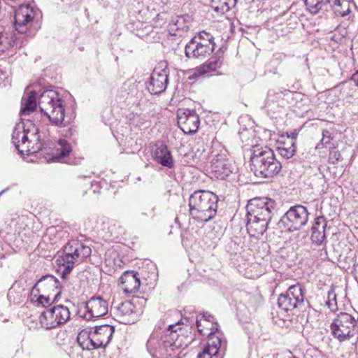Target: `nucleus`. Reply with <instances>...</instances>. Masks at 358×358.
I'll return each instance as SVG.
<instances>
[{
    "label": "nucleus",
    "mask_w": 358,
    "mask_h": 358,
    "mask_svg": "<svg viewBox=\"0 0 358 358\" xmlns=\"http://www.w3.org/2000/svg\"><path fill=\"white\" fill-rule=\"evenodd\" d=\"M155 211V206L152 205L150 208L145 209L140 215L137 217L138 221H143L144 217H154Z\"/></svg>",
    "instance_id": "e433bc0d"
},
{
    "label": "nucleus",
    "mask_w": 358,
    "mask_h": 358,
    "mask_svg": "<svg viewBox=\"0 0 358 358\" xmlns=\"http://www.w3.org/2000/svg\"><path fill=\"white\" fill-rule=\"evenodd\" d=\"M133 302L126 301L119 303L117 306H113L112 309H115L114 313L119 322L127 324L134 323L136 320Z\"/></svg>",
    "instance_id": "4be33fe9"
},
{
    "label": "nucleus",
    "mask_w": 358,
    "mask_h": 358,
    "mask_svg": "<svg viewBox=\"0 0 358 358\" xmlns=\"http://www.w3.org/2000/svg\"><path fill=\"white\" fill-rule=\"evenodd\" d=\"M71 317L69 309L64 305H57L43 311L40 315L41 325L52 329L66 323Z\"/></svg>",
    "instance_id": "f8f14e48"
},
{
    "label": "nucleus",
    "mask_w": 358,
    "mask_h": 358,
    "mask_svg": "<svg viewBox=\"0 0 358 358\" xmlns=\"http://www.w3.org/2000/svg\"><path fill=\"white\" fill-rule=\"evenodd\" d=\"M357 334H358V326H357Z\"/></svg>",
    "instance_id": "603ef678"
},
{
    "label": "nucleus",
    "mask_w": 358,
    "mask_h": 358,
    "mask_svg": "<svg viewBox=\"0 0 358 358\" xmlns=\"http://www.w3.org/2000/svg\"><path fill=\"white\" fill-rule=\"evenodd\" d=\"M36 95V92L31 91L27 97L22 99L20 116L34 112L38 104L41 112L49 119L52 124L59 127H66L64 106L59 93L53 90H44L39 96L38 103Z\"/></svg>",
    "instance_id": "f257e3e1"
},
{
    "label": "nucleus",
    "mask_w": 358,
    "mask_h": 358,
    "mask_svg": "<svg viewBox=\"0 0 358 358\" xmlns=\"http://www.w3.org/2000/svg\"><path fill=\"white\" fill-rule=\"evenodd\" d=\"M169 71L166 63L155 67L146 83V88L152 94H159L165 91L169 83Z\"/></svg>",
    "instance_id": "4468645a"
},
{
    "label": "nucleus",
    "mask_w": 358,
    "mask_h": 358,
    "mask_svg": "<svg viewBox=\"0 0 358 358\" xmlns=\"http://www.w3.org/2000/svg\"><path fill=\"white\" fill-rule=\"evenodd\" d=\"M64 257L75 263L88 257L92 252L90 247L78 240H71L64 246Z\"/></svg>",
    "instance_id": "a211bd4d"
},
{
    "label": "nucleus",
    "mask_w": 358,
    "mask_h": 358,
    "mask_svg": "<svg viewBox=\"0 0 358 358\" xmlns=\"http://www.w3.org/2000/svg\"><path fill=\"white\" fill-rule=\"evenodd\" d=\"M3 192H0V196L3 194Z\"/></svg>",
    "instance_id": "3c124183"
},
{
    "label": "nucleus",
    "mask_w": 358,
    "mask_h": 358,
    "mask_svg": "<svg viewBox=\"0 0 358 358\" xmlns=\"http://www.w3.org/2000/svg\"><path fill=\"white\" fill-rule=\"evenodd\" d=\"M71 151L72 148L70 143L66 140L61 138L55 145V151L52 153V159L59 161L68 156Z\"/></svg>",
    "instance_id": "a878e982"
},
{
    "label": "nucleus",
    "mask_w": 358,
    "mask_h": 358,
    "mask_svg": "<svg viewBox=\"0 0 358 358\" xmlns=\"http://www.w3.org/2000/svg\"><path fill=\"white\" fill-rule=\"evenodd\" d=\"M331 140L330 132L328 130L322 131V138L320 141V143L317 145L316 148H319L320 145H322L323 146L327 145L330 143Z\"/></svg>",
    "instance_id": "4c0bfd02"
},
{
    "label": "nucleus",
    "mask_w": 358,
    "mask_h": 358,
    "mask_svg": "<svg viewBox=\"0 0 358 358\" xmlns=\"http://www.w3.org/2000/svg\"><path fill=\"white\" fill-rule=\"evenodd\" d=\"M38 132V129L29 120L16 124L12 134V141L21 155H29L42 149L43 145Z\"/></svg>",
    "instance_id": "39448f33"
},
{
    "label": "nucleus",
    "mask_w": 358,
    "mask_h": 358,
    "mask_svg": "<svg viewBox=\"0 0 358 358\" xmlns=\"http://www.w3.org/2000/svg\"><path fill=\"white\" fill-rule=\"evenodd\" d=\"M220 150L212 151L210 171L213 177L224 180L234 173L237 168L235 162L229 157L226 149L219 146Z\"/></svg>",
    "instance_id": "9d476101"
},
{
    "label": "nucleus",
    "mask_w": 358,
    "mask_h": 358,
    "mask_svg": "<svg viewBox=\"0 0 358 358\" xmlns=\"http://www.w3.org/2000/svg\"><path fill=\"white\" fill-rule=\"evenodd\" d=\"M201 318H203L206 322H212L214 320V317L208 313L203 314L201 316Z\"/></svg>",
    "instance_id": "79ce46f5"
},
{
    "label": "nucleus",
    "mask_w": 358,
    "mask_h": 358,
    "mask_svg": "<svg viewBox=\"0 0 358 358\" xmlns=\"http://www.w3.org/2000/svg\"><path fill=\"white\" fill-rule=\"evenodd\" d=\"M350 80L358 87V70L352 75Z\"/></svg>",
    "instance_id": "37998d69"
},
{
    "label": "nucleus",
    "mask_w": 358,
    "mask_h": 358,
    "mask_svg": "<svg viewBox=\"0 0 358 358\" xmlns=\"http://www.w3.org/2000/svg\"><path fill=\"white\" fill-rule=\"evenodd\" d=\"M276 202L270 198H254L250 200L247 204V215L271 221L272 216L276 211Z\"/></svg>",
    "instance_id": "ddd939ff"
},
{
    "label": "nucleus",
    "mask_w": 358,
    "mask_h": 358,
    "mask_svg": "<svg viewBox=\"0 0 358 358\" xmlns=\"http://www.w3.org/2000/svg\"><path fill=\"white\" fill-rule=\"evenodd\" d=\"M138 275L134 271H127L121 275L119 285L125 294H131L138 291L141 282Z\"/></svg>",
    "instance_id": "aec40b11"
},
{
    "label": "nucleus",
    "mask_w": 358,
    "mask_h": 358,
    "mask_svg": "<svg viewBox=\"0 0 358 358\" xmlns=\"http://www.w3.org/2000/svg\"><path fill=\"white\" fill-rule=\"evenodd\" d=\"M217 196L206 190L194 191L189 198V214L197 221L206 222L217 214Z\"/></svg>",
    "instance_id": "20e7f679"
},
{
    "label": "nucleus",
    "mask_w": 358,
    "mask_h": 358,
    "mask_svg": "<svg viewBox=\"0 0 358 358\" xmlns=\"http://www.w3.org/2000/svg\"><path fill=\"white\" fill-rule=\"evenodd\" d=\"M306 6L307 10L311 14L315 15L321 10L327 11L328 6L325 0H302Z\"/></svg>",
    "instance_id": "cd10ccee"
},
{
    "label": "nucleus",
    "mask_w": 358,
    "mask_h": 358,
    "mask_svg": "<svg viewBox=\"0 0 358 358\" xmlns=\"http://www.w3.org/2000/svg\"><path fill=\"white\" fill-rule=\"evenodd\" d=\"M35 294H36V296L34 297V301H35L38 305H41L43 307L46 308L47 306L50 305L52 301H54L53 299L52 300V299L50 298V293H48V295L47 296H45L43 294L37 292H35Z\"/></svg>",
    "instance_id": "473e14b6"
},
{
    "label": "nucleus",
    "mask_w": 358,
    "mask_h": 358,
    "mask_svg": "<svg viewBox=\"0 0 358 358\" xmlns=\"http://www.w3.org/2000/svg\"><path fill=\"white\" fill-rule=\"evenodd\" d=\"M217 326V323L214 325L212 324L207 344L203 348V351L199 353L198 358H221L219 351L222 345H224V348L225 349L226 341H222L220 336L215 334V332L220 334Z\"/></svg>",
    "instance_id": "f3484780"
},
{
    "label": "nucleus",
    "mask_w": 358,
    "mask_h": 358,
    "mask_svg": "<svg viewBox=\"0 0 358 358\" xmlns=\"http://www.w3.org/2000/svg\"><path fill=\"white\" fill-rule=\"evenodd\" d=\"M278 153L285 159L292 157L296 152V148H277Z\"/></svg>",
    "instance_id": "c9c22d12"
},
{
    "label": "nucleus",
    "mask_w": 358,
    "mask_h": 358,
    "mask_svg": "<svg viewBox=\"0 0 358 358\" xmlns=\"http://www.w3.org/2000/svg\"><path fill=\"white\" fill-rule=\"evenodd\" d=\"M173 22L172 26H174L176 29L187 31L189 27L190 17L189 15L177 16Z\"/></svg>",
    "instance_id": "7c9ffc66"
},
{
    "label": "nucleus",
    "mask_w": 358,
    "mask_h": 358,
    "mask_svg": "<svg viewBox=\"0 0 358 358\" xmlns=\"http://www.w3.org/2000/svg\"><path fill=\"white\" fill-rule=\"evenodd\" d=\"M211 2L216 11L224 13L236 6L237 0H211Z\"/></svg>",
    "instance_id": "c85d7f7f"
},
{
    "label": "nucleus",
    "mask_w": 358,
    "mask_h": 358,
    "mask_svg": "<svg viewBox=\"0 0 358 358\" xmlns=\"http://www.w3.org/2000/svg\"><path fill=\"white\" fill-rule=\"evenodd\" d=\"M222 64V60L220 57H213L206 62L203 68L206 69L205 72L214 71L220 68Z\"/></svg>",
    "instance_id": "2f4dec72"
},
{
    "label": "nucleus",
    "mask_w": 358,
    "mask_h": 358,
    "mask_svg": "<svg viewBox=\"0 0 358 358\" xmlns=\"http://www.w3.org/2000/svg\"><path fill=\"white\" fill-rule=\"evenodd\" d=\"M85 308L87 313L84 314V317L86 320L102 317L108 311V302L100 296L92 297L85 303Z\"/></svg>",
    "instance_id": "6ab92c4d"
},
{
    "label": "nucleus",
    "mask_w": 358,
    "mask_h": 358,
    "mask_svg": "<svg viewBox=\"0 0 358 358\" xmlns=\"http://www.w3.org/2000/svg\"><path fill=\"white\" fill-rule=\"evenodd\" d=\"M304 294V288L301 284L290 286L285 293L278 296V307L289 315L296 314L297 310L305 307Z\"/></svg>",
    "instance_id": "1a4fd4ad"
},
{
    "label": "nucleus",
    "mask_w": 358,
    "mask_h": 358,
    "mask_svg": "<svg viewBox=\"0 0 358 358\" xmlns=\"http://www.w3.org/2000/svg\"><path fill=\"white\" fill-rule=\"evenodd\" d=\"M63 265L64 266V268L62 273V278L63 280H66L68 275L70 274L72 271L75 262L73 260H71L68 258L63 257Z\"/></svg>",
    "instance_id": "72a5a7b5"
},
{
    "label": "nucleus",
    "mask_w": 358,
    "mask_h": 358,
    "mask_svg": "<svg viewBox=\"0 0 358 358\" xmlns=\"http://www.w3.org/2000/svg\"><path fill=\"white\" fill-rule=\"evenodd\" d=\"M115 327L109 324L96 326L90 331L83 330L77 337L78 347L71 352L72 358H84L78 352L80 350H92L106 348L110 342Z\"/></svg>",
    "instance_id": "f03ea898"
},
{
    "label": "nucleus",
    "mask_w": 358,
    "mask_h": 358,
    "mask_svg": "<svg viewBox=\"0 0 358 358\" xmlns=\"http://www.w3.org/2000/svg\"><path fill=\"white\" fill-rule=\"evenodd\" d=\"M333 336L340 341L350 339L357 334V320L347 313H341L331 324Z\"/></svg>",
    "instance_id": "9b49d317"
},
{
    "label": "nucleus",
    "mask_w": 358,
    "mask_h": 358,
    "mask_svg": "<svg viewBox=\"0 0 358 358\" xmlns=\"http://www.w3.org/2000/svg\"><path fill=\"white\" fill-rule=\"evenodd\" d=\"M154 160L168 169H173L175 163L167 145L164 143L156 144V148L152 155Z\"/></svg>",
    "instance_id": "5701e85b"
},
{
    "label": "nucleus",
    "mask_w": 358,
    "mask_h": 358,
    "mask_svg": "<svg viewBox=\"0 0 358 358\" xmlns=\"http://www.w3.org/2000/svg\"><path fill=\"white\" fill-rule=\"evenodd\" d=\"M247 231L251 237L259 238L266 231L270 221L247 215Z\"/></svg>",
    "instance_id": "b1692460"
},
{
    "label": "nucleus",
    "mask_w": 358,
    "mask_h": 358,
    "mask_svg": "<svg viewBox=\"0 0 358 358\" xmlns=\"http://www.w3.org/2000/svg\"><path fill=\"white\" fill-rule=\"evenodd\" d=\"M214 37L205 31L196 34L185 45V53L188 58L204 59L214 50Z\"/></svg>",
    "instance_id": "0eeeda50"
},
{
    "label": "nucleus",
    "mask_w": 358,
    "mask_h": 358,
    "mask_svg": "<svg viewBox=\"0 0 358 358\" xmlns=\"http://www.w3.org/2000/svg\"><path fill=\"white\" fill-rule=\"evenodd\" d=\"M327 305L329 308H332V303L330 301H327Z\"/></svg>",
    "instance_id": "de8ad7c7"
},
{
    "label": "nucleus",
    "mask_w": 358,
    "mask_h": 358,
    "mask_svg": "<svg viewBox=\"0 0 358 358\" xmlns=\"http://www.w3.org/2000/svg\"><path fill=\"white\" fill-rule=\"evenodd\" d=\"M327 6L332 8L337 15L346 16L350 13L349 3L345 0H325Z\"/></svg>",
    "instance_id": "bb28decb"
},
{
    "label": "nucleus",
    "mask_w": 358,
    "mask_h": 358,
    "mask_svg": "<svg viewBox=\"0 0 358 358\" xmlns=\"http://www.w3.org/2000/svg\"><path fill=\"white\" fill-rule=\"evenodd\" d=\"M341 158V153L336 148H332L329 152V159L332 161V163L337 162Z\"/></svg>",
    "instance_id": "ea45409f"
},
{
    "label": "nucleus",
    "mask_w": 358,
    "mask_h": 358,
    "mask_svg": "<svg viewBox=\"0 0 358 358\" xmlns=\"http://www.w3.org/2000/svg\"><path fill=\"white\" fill-rule=\"evenodd\" d=\"M308 211L302 205H296L289 208L277 223L278 228L282 232L298 231L306 225L308 221Z\"/></svg>",
    "instance_id": "6e6552de"
},
{
    "label": "nucleus",
    "mask_w": 358,
    "mask_h": 358,
    "mask_svg": "<svg viewBox=\"0 0 358 358\" xmlns=\"http://www.w3.org/2000/svg\"><path fill=\"white\" fill-rule=\"evenodd\" d=\"M177 326L178 324L169 325L160 339L155 333L151 334L146 347L152 357L169 358L173 351L180 346L181 341H179L178 330H180L181 328L176 329Z\"/></svg>",
    "instance_id": "423d86ee"
},
{
    "label": "nucleus",
    "mask_w": 358,
    "mask_h": 358,
    "mask_svg": "<svg viewBox=\"0 0 358 358\" xmlns=\"http://www.w3.org/2000/svg\"><path fill=\"white\" fill-rule=\"evenodd\" d=\"M16 284H17L16 282L14 283L13 285L12 286V287L10 288V295L13 294L14 288H15Z\"/></svg>",
    "instance_id": "49530a36"
},
{
    "label": "nucleus",
    "mask_w": 358,
    "mask_h": 358,
    "mask_svg": "<svg viewBox=\"0 0 358 358\" xmlns=\"http://www.w3.org/2000/svg\"><path fill=\"white\" fill-rule=\"evenodd\" d=\"M129 120L130 121V124L136 126H139L143 124L144 122L148 121V117L146 115H138L137 113L130 114L129 116Z\"/></svg>",
    "instance_id": "f704fd0d"
},
{
    "label": "nucleus",
    "mask_w": 358,
    "mask_h": 358,
    "mask_svg": "<svg viewBox=\"0 0 358 358\" xmlns=\"http://www.w3.org/2000/svg\"><path fill=\"white\" fill-rule=\"evenodd\" d=\"M83 178H89L90 176H83Z\"/></svg>",
    "instance_id": "09e8293b"
},
{
    "label": "nucleus",
    "mask_w": 358,
    "mask_h": 358,
    "mask_svg": "<svg viewBox=\"0 0 358 358\" xmlns=\"http://www.w3.org/2000/svg\"><path fill=\"white\" fill-rule=\"evenodd\" d=\"M196 327H197V329H198V331H199L201 334H202V333H203V329L201 328V320H199V319L196 318Z\"/></svg>",
    "instance_id": "c03bdc74"
},
{
    "label": "nucleus",
    "mask_w": 358,
    "mask_h": 358,
    "mask_svg": "<svg viewBox=\"0 0 358 358\" xmlns=\"http://www.w3.org/2000/svg\"><path fill=\"white\" fill-rule=\"evenodd\" d=\"M177 118L178 127L185 134H194L198 131L200 119L194 110L178 109Z\"/></svg>",
    "instance_id": "dca6fc26"
},
{
    "label": "nucleus",
    "mask_w": 358,
    "mask_h": 358,
    "mask_svg": "<svg viewBox=\"0 0 358 358\" xmlns=\"http://www.w3.org/2000/svg\"><path fill=\"white\" fill-rule=\"evenodd\" d=\"M12 34L0 31V54L13 45Z\"/></svg>",
    "instance_id": "c756f323"
},
{
    "label": "nucleus",
    "mask_w": 358,
    "mask_h": 358,
    "mask_svg": "<svg viewBox=\"0 0 358 358\" xmlns=\"http://www.w3.org/2000/svg\"><path fill=\"white\" fill-rule=\"evenodd\" d=\"M60 282L57 278L52 275H45L42 276L33 286L31 291V300L34 301V297L36 296L37 293H50L51 292H55L54 294L53 301L57 300V298L61 294L60 292Z\"/></svg>",
    "instance_id": "2eb2a0df"
},
{
    "label": "nucleus",
    "mask_w": 358,
    "mask_h": 358,
    "mask_svg": "<svg viewBox=\"0 0 358 358\" xmlns=\"http://www.w3.org/2000/svg\"><path fill=\"white\" fill-rule=\"evenodd\" d=\"M296 148V143H294L293 140L290 138H286L284 141L282 140L278 141V145L277 148Z\"/></svg>",
    "instance_id": "58836bf2"
},
{
    "label": "nucleus",
    "mask_w": 358,
    "mask_h": 358,
    "mask_svg": "<svg viewBox=\"0 0 358 358\" xmlns=\"http://www.w3.org/2000/svg\"><path fill=\"white\" fill-rule=\"evenodd\" d=\"M69 135L72 136L73 134V132L76 131V129L71 127V128H69Z\"/></svg>",
    "instance_id": "a18cd8bd"
},
{
    "label": "nucleus",
    "mask_w": 358,
    "mask_h": 358,
    "mask_svg": "<svg viewBox=\"0 0 358 358\" xmlns=\"http://www.w3.org/2000/svg\"><path fill=\"white\" fill-rule=\"evenodd\" d=\"M284 138H285V136H281V139H283Z\"/></svg>",
    "instance_id": "8fccbe9b"
},
{
    "label": "nucleus",
    "mask_w": 358,
    "mask_h": 358,
    "mask_svg": "<svg viewBox=\"0 0 358 358\" xmlns=\"http://www.w3.org/2000/svg\"><path fill=\"white\" fill-rule=\"evenodd\" d=\"M33 17V11L29 6H20L16 10L14 16V26L16 31L20 34L25 33Z\"/></svg>",
    "instance_id": "412c9836"
},
{
    "label": "nucleus",
    "mask_w": 358,
    "mask_h": 358,
    "mask_svg": "<svg viewBox=\"0 0 358 358\" xmlns=\"http://www.w3.org/2000/svg\"><path fill=\"white\" fill-rule=\"evenodd\" d=\"M287 138H290L293 140L294 143H296V138L298 136V132L296 130H294L291 131L290 133L287 132Z\"/></svg>",
    "instance_id": "a19ab883"
},
{
    "label": "nucleus",
    "mask_w": 358,
    "mask_h": 358,
    "mask_svg": "<svg viewBox=\"0 0 358 358\" xmlns=\"http://www.w3.org/2000/svg\"><path fill=\"white\" fill-rule=\"evenodd\" d=\"M250 166L255 176L262 178H272L282 169L281 162L276 159L273 150L268 147L253 148Z\"/></svg>",
    "instance_id": "7ed1b4c3"
},
{
    "label": "nucleus",
    "mask_w": 358,
    "mask_h": 358,
    "mask_svg": "<svg viewBox=\"0 0 358 358\" xmlns=\"http://www.w3.org/2000/svg\"><path fill=\"white\" fill-rule=\"evenodd\" d=\"M327 222L323 216H318L315 219L311 231V240L315 244L322 245L326 239L325 229Z\"/></svg>",
    "instance_id": "393cba45"
}]
</instances>
